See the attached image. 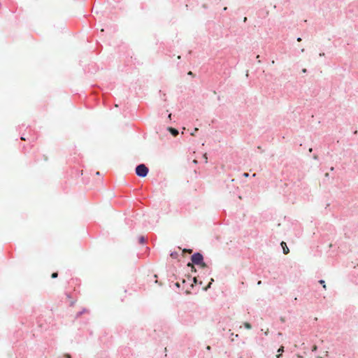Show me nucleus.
<instances>
[{"label": "nucleus", "instance_id": "nucleus-22", "mask_svg": "<svg viewBox=\"0 0 358 358\" xmlns=\"http://www.w3.org/2000/svg\"><path fill=\"white\" fill-rule=\"evenodd\" d=\"M20 138H21L22 140H24V141L25 140V138H24V135H22V136L20 137Z\"/></svg>", "mask_w": 358, "mask_h": 358}, {"label": "nucleus", "instance_id": "nucleus-36", "mask_svg": "<svg viewBox=\"0 0 358 358\" xmlns=\"http://www.w3.org/2000/svg\"><path fill=\"white\" fill-rule=\"evenodd\" d=\"M171 114L169 115V117L171 119Z\"/></svg>", "mask_w": 358, "mask_h": 358}, {"label": "nucleus", "instance_id": "nucleus-3", "mask_svg": "<svg viewBox=\"0 0 358 358\" xmlns=\"http://www.w3.org/2000/svg\"><path fill=\"white\" fill-rule=\"evenodd\" d=\"M182 283V289L183 290L185 288H187L186 292H189V291H188V289L189 287L193 288V284L191 282V276L190 275H188L187 280L183 279Z\"/></svg>", "mask_w": 358, "mask_h": 358}, {"label": "nucleus", "instance_id": "nucleus-28", "mask_svg": "<svg viewBox=\"0 0 358 358\" xmlns=\"http://www.w3.org/2000/svg\"><path fill=\"white\" fill-rule=\"evenodd\" d=\"M301 38L300 37L297 38V41H301Z\"/></svg>", "mask_w": 358, "mask_h": 358}, {"label": "nucleus", "instance_id": "nucleus-16", "mask_svg": "<svg viewBox=\"0 0 358 358\" xmlns=\"http://www.w3.org/2000/svg\"><path fill=\"white\" fill-rule=\"evenodd\" d=\"M203 159H205V162H207L208 158H207V154L206 153L203 154Z\"/></svg>", "mask_w": 358, "mask_h": 358}, {"label": "nucleus", "instance_id": "nucleus-8", "mask_svg": "<svg viewBox=\"0 0 358 358\" xmlns=\"http://www.w3.org/2000/svg\"><path fill=\"white\" fill-rule=\"evenodd\" d=\"M191 281H192V283L193 284V286H194V285H196V284H200V285H201V283H202V282H201V281H199V282L198 279H197L196 277H194V278H192V277H191Z\"/></svg>", "mask_w": 358, "mask_h": 358}, {"label": "nucleus", "instance_id": "nucleus-4", "mask_svg": "<svg viewBox=\"0 0 358 358\" xmlns=\"http://www.w3.org/2000/svg\"><path fill=\"white\" fill-rule=\"evenodd\" d=\"M280 246L285 255H287L289 252V249L288 248L287 243L285 241H282L280 243Z\"/></svg>", "mask_w": 358, "mask_h": 358}, {"label": "nucleus", "instance_id": "nucleus-32", "mask_svg": "<svg viewBox=\"0 0 358 358\" xmlns=\"http://www.w3.org/2000/svg\"><path fill=\"white\" fill-rule=\"evenodd\" d=\"M313 158H314L315 159H317V157L316 155H315V156L313 157Z\"/></svg>", "mask_w": 358, "mask_h": 358}, {"label": "nucleus", "instance_id": "nucleus-2", "mask_svg": "<svg viewBox=\"0 0 358 358\" xmlns=\"http://www.w3.org/2000/svg\"><path fill=\"white\" fill-rule=\"evenodd\" d=\"M149 173V168L145 164H139L135 168V173L139 178H145Z\"/></svg>", "mask_w": 358, "mask_h": 358}, {"label": "nucleus", "instance_id": "nucleus-18", "mask_svg": "<svg viewBox=\"0 0 358 358\" xmlns=\"http://www.w3.org/2000/svg\"><path fill=\"white\" fill-rule=\"evenodd\" d=\"M243 176L247 178V177L249 176V173H243Z\"/></svg>", "mask_w": 358, "mask_h": 358}, {"label": "nucleus", "instance_id": "nucleus-14", "mask_svg": "<svg viewBox=\"0 0 358 358\" xmlns=\"http://www.w3.org/2000/svg\"><path fill=\"white\" fill-rule=\"evenodd\" d=\"M174 285H175L177 288H178V289H180V287H181L180 283V282H176V283L174 284Z\"/></svg>", "mask_w": 358, "mask_h": 358}, {"label": "nucleus", "instance_id": "nucleus-29", "mask_svg": "<svg viewBox=\"0 0 358 358\" xmlns=\"http://www.w3.org/2000/svg\"><path fill=\"white\" fill-rule=\"evenodd\" d=\"M227 10V7H224V8H223V10H224V11H226Z\"/></svg>", "mask_w": 358, "mask_h": 358}, {"label": "nucleus", "instance_id": "nucleus-11", "mask_svg": "<svg viewBox=\"0 0 358 358\" xmlns=\"http://www.w3.org/2000/svg\"><path fill=\"white\" fill-rule=\"evenodd\" d=\"M244 327L247 329H252V325L249 322H245L244 323Z\"/></svg>", "mask_w": 358, "mask_h": 358}, {"label": "nucleus", "instance_id": "nucleus-27", "mask_svg": "<svg viewBox=\"0 0 358 358\" xmlns=\"http://www.w3.org/2000/svg\"><path fill=\"white\" fill-rule=\"evenodd\" d=\"M96 175H97V176H100V172H99V171H96Z\"/></svg>", "mask_w": 358, "mask_h": 358}, {"label": "nucleus", "instance_id": "nucleus-30", "mask_svg": "<svg viewBox=\"0 0 358 358\" xmlns=\"http://www.w3.org/2000/svg\"><path fill=\"white\" fill-rule=\"evenodd\" d=\"M210 284H209V285H208V287H207L206 288H205V291H207V289H208V287H210Z\"/></svg>", "mask_w": 358, "mask_h": 358}, {"label": "nucleus", "instance_id": "nucleus-31", "mask_svg": "<svg viewBox=\"0 0 358 358\" xmlns=\"http://www.w3.org/2000/svg\"><path fill=\"white\" fill-rule=\"evenodd\" d=\"M74 303H75L74 301H71V306H73Z\"/></svg>", "mask_w": 358, "mask_h": 358}, {"label": "nucleus", "instance_id": "nucleus-7", "mask_svg": "<svg viewBox=\"0 0 358 358\" xmlns=\"http://www.w3.org/2000/svg\"><path fill=\"white\" fill-rule=\"evenodd\" d=\"M87 311H88V310H87V308H83L82 309V310H80V311H79V312H78V313H76V318H78V317H80L83 314H84L85 313H86V312H87Z\"/></svg>", "mask_w": 358, "mask_h": 358}, {"label": "nucleus", "instance_id": "nucleus-24", "mask_svg": "<svg viewBox=\"0 0 358 358\" xmlns=\"http://www.w3.org/2000/svg\"><path fill=\"white\" fill-rule=\"evenodd\" d=\"M188 75L192 76V75H193V73H192V71H189V72H188Z\"/></svg>", "mask_w": 358, "mask_h": 358}, {"label": "nucleus", "instance_id": "nucleus-17", "mask_svg": "<svg viewBox=\"0 0 358 358\" xmlns=\"http://www.w3.org/2000/svg\"><path fill=\"white\" fill-rule=\"evenodd\" d=\"M301 71H302V73H307V69H303L301 70Z\"/></svg>", "mask_w": 358, "mask_h": 358}, {"label": "nucleus", "instance_id": "nucleus-33", "mask_svg": "<svg viewBox=\"0 0 358 358\" xmlns=\"http://www.w3.org/2000/svg\"><path fill=\"white\" fill-rule=\"evenodd\" d=\"M330 169H331V171H334V167H331Z\"/></svg>", "mask_w": 358, "mask_h": 358}, {"label": "nucleus", "instance_id": "nucleus-23", "mask_svg": "<svg viewBox=\"0 0 358 358\" xmlns=\"http://www.w3.org/2000/svg\"><path fill=\"white\" fill-rule=\"evenodd\" d=\"M203 6V8H204L205 9H206V8H207V6H206V4H203V6Z\"/></svg>", "mask_w": 358, "mask_h": 358}, {"label": "nucleus", "instance_id": "nucleus-6", "mask_svg": "<svg viewBox=\"0 0 358 358\" xmlns=\"http://www.w3.org/2000/svg\"><path fill=\"white\" fill-rule=\"evenodd\" d=\"M138 241L139 244L144 245L146 243L147 239L144 236H139L138 238Z\"/></svg>", "mask_w": 358, "mask_h": 358}, {"label": "nucleus", "instance_id": "nucleus-19", "mask_svg": "<svg viewBox=\"0 0 358 358\" xmlns=\"http://www.w3.org/2000/svg\"><path fill=\"white\" fill-rule=\"evenodd\" d=\"M65 358H71V356L69 354H66Z\"/></svg>", "mask_w": 358, "mask_h": 358}, {"label": "nucleus", "instance_id": "nucleus-26", "mask_svg": "<svg viewBox=\"0 0 358 358\" xmlns=\"http://www.w3.org/2000/svg\"><path fill=\"white\" fill-rule=\"evenodd\" d=\"M281 356H282L281 355H276V357H277V358H280V357H281Z\"/></svg>", "mask_w": 358, "mask_h": 358}, {"label": "nucleus", "instance_id": "nucleus-15", "mask_svg": "<svg viewBox=\"0 0 358 358\" xmlns=\"http://www.w3.org/2000/svg\"><path fill=\"white\" fill-rule=\"evenodd\" d=\"M284 351V347L283 346H281L278 350V352H282Z\"/></svg>", "mask_w": 358, "mask_h": 358}, {"label": "nucleus", "instance_id": "nucleus-13", "mask_svg": "<svg viewBox=\"0 0 358 358\" xmlns=\"http://www.w3.org/2000/svg\"><path fill=\"white\" fill-rule=\"evenodd\" d=\"M131 60H133V56H131ZM134 62H135L134 63V64H140V62H138V61H136V59H136V57H134Z\"/></svg>", "mask_w": 358, "mask_h": 358}, {"label": "nucleus", "instance_id": "nucleus-9", "mask_svg": "<svg viewBox=\"0 0 358 358\" xmlns=\"http://www.w3.org/2000/svg\"><path fill=\"white\" fill-rule=\"evenodd\" d=\"M170 256L173 258V259H177L178 257V253L176 252V251H172L171 253H170Z\"/></svg>", "mask_w": 358, "mask_h": 358}, {"label": "nucleus", "instance_id": "nucleus-35", "mask_svg": "<svg viewBox=\"0 0 358 358\" xmlns=\"http://www.w3.org/2000/svg\"><path fill=\"white\" fill-rule=\"evenodd\" d=\"M213 281V279H211L210 281V284L212 283Z\"/></svg>", "mask_w": 358, "mask_h": 358}, {"label": "nucleus", "instance_id": "nucleus-1", "mask_svg": "<svg viewBox=\"0 0 358 358\" xmlns=\"http://www.w3.org/2000/svg\"><path fill=\"white\" fill-rule=\"evenodd\" d=\"M190 262L187 263V266H192V265L199 266L201 268L207 267V264L204 262V257L203 253L199 252H195L191 255Z\"/></svg>", "mask_w": 358, "mask_h": 358}, {"label": "nucleus", "instance_id": "nucleus-25", "mask_svg": "<svg viewBox=\"0 0 358 358\" xmlns=\"http://www.w3.org/2000/svg\"><path fill=\"white\" fill-rule=\"evenodd\" d=\"M262 284V281L261 280H259L258 282H257V285H260Z\"/></svg>", "mask_w": 358, "mask_h": 358}, {"label": "nucleus", "instance_id": "nucleus-20", "mask_svg": "<svg viewBox=\"0 0 358 358\" xmlns=\"http://www.w3.org/2000/svg\"><path fill=\"white\" fill-rule=\"evenodd\" d=\"M206 350H211V347H210V346H209V345H207V346H206Z\"/></svg>", "mask_w": 358, "mask_h": 358}, {"label": "nucleus", "instance_id": "nucleus-12", "mask_svg": "<svg viewBox=\"0 0 358 358\" xmlns=\"http://www.w3.org/2000/svg\"><path fill=\"white\" fill-rule=\"evenodd\" d=\"M58 277V272H53L51 275V278L55 279Z\"/></svg>", "mask_w": 358, "mask_h": 358}, {"label": "nucleus", "instance_id": "nucleus-34", "mask_svg": "<svg viewBox=\"0 0 358 358\" xmlns=\"http://www.w3.org/2000/svg\"><path fill=\"white\" fill-rule=\"evenodd\" d=\"M213 281V279H211L210 281V284L212 283Z\"/></svg>", "mask_w": 358, "mask_h": 358}, {"label": "nucleus", "instance_id": "nucleus-21", "mask_svg": "<svg viewBox=\"0 0 358 358\" xmlns=\"http://www.w3.org/2000/svg\"><path fill=\"white\" fill-rule=\"evenodd\" d=\"M184 250L187 251L188 252H191L192 251V249H185Z\"/></svg>", "mask_w": 358, "mask_h": 358}, {"label": "nucleus", "instance_id": "nucleus-5", "mask_svg": "<svg viewBox=\"0 0 358 358\" xmlns=\"http://www.w3.org/2000/svg\"><path fill=\"white\" fill-rule=\"evenodd\" d=\"M167 130L171 133V134L173 136H176L179 134V131L177 129L171 127H168Z\"/></svg>", "mask_w": 358, "mask_h": 358}, {"label": "nucleus", "instance_id": "nucleus-37", "mask_svg": "<svg viewBox=\"0 0 358 358\" xmlns=\"http://www.w3.org/2000/svg\"><path fill=\"white\" fill-rule=\"evenodd\" d=\"M196 271V268L192 269V271Z\"/></svg>", "mask_w": 358, "mask_h": 358}, {"label": "nucleus", "instance_id": "nucleus-38", "mask_svg": "<svg viewBox=\"0 0 358 358\" xmlns=\"http://www.w3.org/2000/svg\"><path fill=\"white\" fill-rule=\"evenodd\" d=\"M196 271V268L192 269V271Z\"/></svg>", "mask_w": 358, "mask_h": 358}, {"label": "nucleus", "instance_id": "nucleus-10", "mask_svg": "<svg viewBox=\"0 0 358 358\" xmlns=\"http://www.w3.org/2000/svg\"><path fill=\"white\" fill-rule=\"evenodd\" d=\"M318 282H319L320 285H322V287H323V288H324V289H326V283H325V281H324V280H322V279L319 280H318Z\"/></svg>", "mask_w": 358, "mask_h": 358}]
</instances>
